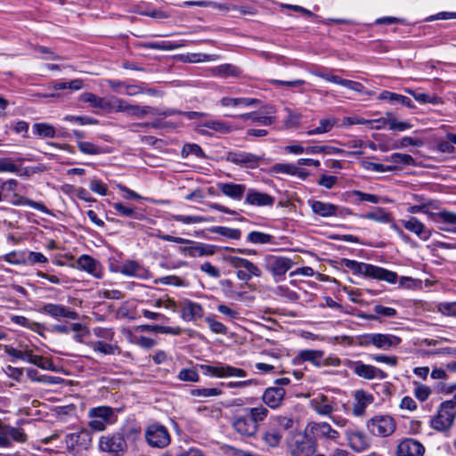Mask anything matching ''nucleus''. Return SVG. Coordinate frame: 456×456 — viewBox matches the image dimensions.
I'll return each instance as SVG.
<instances>
[{
  "label": "nucleus",
  "mask_w": 456,
  "mask_h": 456,
  "mask_svg": "<svg viewBox=\"0 0 456 456\" xmlns=\"http://www.w3.org/2000/svg\"><path fill=\"white\" fill-rule=\"evenodd\" d=\"M64 120L69 122L78 123L79 125H96L98 120L88 116H72L68 115L64 118Z\"/></svg>",
  "instance_id": "6e6d98bb"
},
{
  "label": "nucleus",
  "mask_w": 456,
  "mask_h": 456,
  "mask_svg": "<svg viewBox=\"0 0 456 456\" xmlns=\"http://www.w3.org/2000/svg\"><path fill=\"white\" fill-rule=\"evenodd\" d=\"M35 132L43 138H53L55 136V129L47 123H37L33 126Z\"/></svg>",
  "instance_id": "ea45409f"
},
{
  "label": "nucleus",
  "mask_w": 456,
  "mask_h": 456,
  "mask_svg": "<svg viewBox=\"0 0 456 456\" xmlns=\"http://www.w3.org/2000/svg\"><path fill=\"white\" fill-rule=\"evenodd\" d=\"M403 225L407 231L416 234L420 239L428 240L431 235L430 231L414 216L410 217L408 220H403Z\"/></svg>",
  "instance_id": "4be33fe9"
},
{
  "label": "nucleus",
  "mask_w": 456,
  "mask_h": 456,
  "mask_svg": "<svg viewBox=\"0 0 456 456\" xmlns=\"http://www.w3.org/2000/svg\"><path fill=\"white\" fill-rule=\"evenodd\" d=\"M139 329L141 331L155 332L161 334L180 335L182 333V329L180 327L172 328L160 325H142L139 327Z\"/></svg>",
  "instance_id": "c756f323"
},
{
  "label": "nucleus",
  "mask_w": 456,
  "mask_h": 456,
  "mask_svg": "<svg viewBox=\"0 0 456 456\" xmlns=\"http://www.w3.org/2000/svg\"><path fill=\"white\" fill-rule=\"evenodd\" d=\"M224 260L233 268L237 270L236 276L243 281H249L253 276L259 277L261 271L259 268L246 258L235 256H228Z\"/></svg>",
  "instance_id": "20e7f679"
},
{
  "label": "nucleus",
  "mask_w": 456,
  "mask_h": 456,
  "mask_svg": "<svg viewBox=\"0 0 456 456\" xmlns=\"http://www.w3.org/2000/svg\"><path fill=\"white\" fill-rule=\"evenodd\" d=\"M292 260L288 257L271 256L267 259L268 269L274 275L285 274L292 267Z\"/></svg>",
  "instance_id": "6ab92c4d"
},
{
  "label": "nucleus",
  "mask_w": 456,
  "mask_h": 456,
  "mask_svg": "<svg viewBox=\"0 0 456 456\" xmlns=\"http://www.w3.org/2000/svg\"><path fill=\"white\" fill-rule=\"evenodd\" d=\"M78 267L95 278H101L102 268L99 262L88 255H82L77 262Z\"/></svg>",
  "instance_id": "aec40b11"
},
{
  "label": "nucleus",
  "mask_w": 456,
  "mask_h": 456,
  "mask_svg": "<svg viewBox=\"0 0 456 456\" xmlns=\"http://www.w3.org/2000/svg\"><path fill=\"white\" fill-rule=\"evenodd\" d=\"M430 394V388L425 385L418 384L414 389L415 396L421 402L426 401Z\"/></svg>",
  "instance_id": "774afa93"
},
{
  "label": "nucleus",
  "mask_w": 456,
  "mask_h": 456,
  "mask_svg": "<svg viewBox=\"0 0 456 456\" xmlns=\"http://www.w3.org/2000/svg\"><path fill=\"white\" fill-rule=\"evenodd\" d=\"M306 430L322 438L335 440L339 436L338 432L326 422H311L307 425Z\"/></svg>",
  "instance_id": "a211bd4d"
},
{
  "label": "nucleus",
  "mask_w": 456,
  "mask_h": 456,
  "mask_svg": "<svg viewBox=\"0 0 456 456\" xmlns=\"http://www.w3.org/2000/svg\"><path fill=\"white\" fill-rule=\"evenodd\" d=\"M218 187L225 196L237 200L243 197V194L246 191L244 184H237L232 183H219Z\"/></svg>",
  "instance_id": "bb28decb"
},
{
  "label": "nucleus",
  "mask_w": 456,
  "mask_h": 456,
  "mask_svg": "<svg viewBox=\"0 0 456 456\" xmlns=\"http://www.w3.org/2000/svg\"><path fill=\"white\" fill-rule=\"evenodd\" d=\"M20 171V166L15 164L11 158H0V173H18Z\"/></svg>",
  "instance_id": "37998d69"
},
{
  "label": "nucleus",
  "mask_w": 456,
  "mask_h": 456,
  "mask_svg": "<svg viewBox=\"0 0 456 456\" xmlns=\"http://www.w3.org/2000/svg\"><path fill=\"white\" fill-rule=\"evenodd\" d=\"M182 252L191 257L212 256L216 253V247L203 243H196L191 247H184L180 248Z\"/></svg>",
  "instance_id": "393cba45"
},
{
  "label": "nucleus",
  "mask_w": 456,
  "mask_h": 456,
  "mask_svg": "<svg viewBox=\"0 0 456 456\" xmlns=\"http://www.w3.org/2000/svg\"><path fill=\"white\" fill-rule=\"evenodd\" d=\"M299 356L303 361L311 362L314 365L320 366L323 353L318 350H305L300 352Z\"/></svg>",
  "instance_id": "4c0bfd02"
},
{
  "label": "nucleus",
  "mask_w": 456,
  "mask_h": 456,
  "mask_svg": "<svg viewBox=\"0 0 456 456\" xmlns=\"http://www.w3.org/2000/svg\"><path fill=\"white\" fill-rule=\"evenodd\" d=\"M6 430L11 442L12 440L18 443H25L27 441V435L21 428L8 426Z\"/></svg>",
  "instance_id": "8fccbe9b"
},
{
  "label": "nucleus",
  "mask_w": 456,
  "mask_h": 456,
  "mask_svg": "<svg viewBox=\"0 0 456 456\" xmlns=\"http://www.w3.org/2000/svg\"><path fill=\"white\" fill-rule=\"evenodd\" d=\"M180 313L184 321L190 322L201 318L204 311L200 304L186 299L180 303Z\"/></svg>",
  "instance_id": "f3484780"
},
{
  "label": "nucleus",
  "mask_w": 456,
  "mask_h": 456,
  "mask_svg": "<svg viewBox=\"0 0 456 456\" xmlns=\"http://www.w3.org/2000/svg\"><path fill=\"white\" fill-rule=\"evenodd\" d=\"M99 448L101 451L112 455L121 456L126 452L127 444L124 435L116 433L102 436L99 441Z\"/></svg>",
  "instance_id": "423d86ee"
},
{
  "label": "nucleus",
  "mask_w": 456,
  "mask_h": 456,
  "mask_svg": "<svg viewBox=\"0 0 456 456\" xmlns=\"http://www.w3.org/2000/svg\"><path fill=\"white\" fill-rule=\"evenodd\" d=\"M344 265L355 273L362 274L380 281H386L389 283H395L397 274L384 268L371 265L365 263H359L354 260L345 259Z\"/></svg>",
  "instance_id": "f257e3e1"
},
{
  "label": "nucleus",
  "mask_w": 456,
  "mask_h": 456,
  "mask_svg": "<svg viewBox=\"0 0 456 456\" xmlns=\"http://www.w3.org/2000/svg\"><path fill=\"white\" fill-rule=\"evenodd\" d=\"M113 208L121 216L138 219L134 208L125 206L121 202L113 204Z\"/></svg>",
  "instance_id": "4d7b16f0"
},
{
  "label": "nucleus",
  "mask_w": 456,
  "mask_h": 456,
  "mask_svg": "<svg viewBox=\"0 0 456 456\" xmlns=\"http://www.w3.org/2000/svg\"><path fill=\"white\" fill-rule=\"evenodd\" d=\"M434 215L444 224H456V213L444 210Z\"/></svg>",
  "instance_id": "338daca9"
},
{
  "label": "nucleus",
  "mask_w": 456,
  "mask_h": 456,
  "mask_svg": "<svg viewBox=\"0 0 456 456\" xmlns=\"http://www.w3.org/2000/svg\"><path fill=\"white\" fill-rule=\"evenodd\" d=\"M202 126L212 129L216 132L226 134L231 131V127L224 122L219 120H209L205 122Z\"/></svg>",
  "instance_id": "de8ad7c7"
},
{
  "label": "nucleus",
  "mask_w": 456,
  "mask_h": 456,
  "mask_svg": "<svg viewBox=\"0 0 456 456\" xmlns=\"http://www.w3.org/2000/svg\"><path fill=\"white\" fill-rule=\"evenodd\" d=\"M401 343V338L391 334L370 333L359 337L358 344L361 346H373L380 350H389Z\"/></svg>",
  "instance_id": "7ed1b4c3"
},
{
  "label": "nucleus",
  "mask_w": 456,
  "mask_h": 456,
  "mask_svg": "<svg viewBox=\"0 0 456 456\" xmlns=\"http://www.w3.org/2000/svg\"><path fill=\"white\" fill-rule=\"evenodd\" d=\"M288 118L284 121V126L287 129L297 127L301 119V114L293 112L289 109H286Z\"/></svg>",
  "instance_id": "052dcab7"
},
{
  "label": "nucleus",
  "mask_w": 456,
  "mask_h": 456,
  "mask_svg": "<svg viewBox=\"0 0 456 456\" xmlns=\"http://www.w3.org/2000/svg\"><path fill=\"white\" fill-rule=\"evenodd\" d=\"M91 346L92 348L96 351V352H100L101 354H114L116 350H117V346H113L111 344H108L104 341H95V342H93L91 344Z\"/></svg>",
  "instance_id": "a18cd8bd"
},
{
  "label": "nucleus",
  "mask_w": 456,
  "mask_h": 456,
  "mask_svg": "<svg viewBox=\"0 0 456 456\" xmlns=\"http://www.w3.org/2000/svg\"><path fill=\"white\" fill-rule=\"evenodd\" d=\"M33 49L37 52V53H40L42 54H45V60H51V61H60V60H63L64 57L59 55V54H56L51 48H48L46 46H43V45H35L33 47Z\"/></svg>",
  "instance_id": "680f3d73"
},
{
  "label": "nucleus",
  "mask_w": 456,
  "mask_h": 456,
  "mask_svg": "<svg viewBox=\"0 0 456 456\" xmlns=\"http://www.w3.org/2000/svg\"><path fill=\"white\" fill-rule=\"evenodd\" d=\"M216 70L223 77H238L240 74V69L232 64L220 65Z\"/></svg>",
  "instance_id": "3c124183"
},
{
  "label": "nucleus",
  "mask_w": 456,
  "mask_h": 456,
  "mask_svg": "<svg viewBox=\"0 0 456 456\" xmlns=\"http://www.w3.org/2000/svg\"><path fill=\"white\" fill-rule=\"evenodd\" d=\"M456 417V408L452 402H444L441 403L438 412L431 420L433 428L438 431H445L449 429Z\"/></svg>",
  "instance_id": "39448f33"
},
{
  "label": "nucleus",
  "mask_w": 456,
  "mask_h": 456,
  "mask_svg": "<svg viewBox=\"0 0 456 456\" xmlns=\"http://www.w3.org/2000/svg\"><path fill=\"white\" fill-rule=\"evenodd\" d=\"M81 100L89 102L93 107L104 108L106 102L104 99L100 98L93 94L86 93L81 96Z\"/></svg>",
  "instance_id": "bf43d9fd"
},
{
  "label": "nucleus",
  "mask_w": 456,
  "mask_h": 456,
  "mask_svg": "<svg viewBox=\"0 0 456 456\" xmlns=\"http://www.w3.org/2000/svg\"><path fill=\"white\" fill-rule=\"evenodd\" d=\"M316 75L319 76V77H322L327 82L338 84V85H340V86H361V84L359 82H355V81H352V80H347V79H342L338 76L332 75V74H330L328 71L319 72V73H316Z\"/></svg>",
  "instance_id": "f704fd0d"
},
{
  "label": "nucleus",
  "mask_w": 456,
  "mask_h": 456,
  "mask_svg": "<svg viewBox=\"0 0 456 456\" xmlns=\"http://www.w3.org/2000/svg\"><path fill=\"white\" fill-rule=\"evenodd\" d=\"M363 218L384 224L390 223L392 221L391 215L381 208H377L373 211L365 214Z\"/></svg>",
  "instance_id": "72a5a7b5"
},
{
  "label": "nucleus",
  "mask_w": 456,
  "mask_h": 456,
  "mask_svg": "<svg viewBox=\"0 0 456 456\" xmlns=\"http://www.w3.org/2000/svg\"><path fill=\"white\" fill-rule=\"evenodd\" d=\"M208 371L216 377H245L246 372L242 369L232 367L229 365H219V366H208Z\"/></svg>",
  "instance_id": "412c9836"
},
{
  "label": "nucleus",
  "mask_w": 456,
  "mask_h": 456,
  "mask_svg": "<svg viewBox=\"0 0 456 456\" xmlns=\"http://www.w3.org/2000/svg\"><path fill=\"white\" fill-rule=\"evenodd\" d=\"M367 427L372 435L386 437L395 432L396 423L391 416L378 415L368 421Z\"/></svg>",
  "instance_id": "6e6552de"
},
{
  "label": "nucleus",
  "mask_w": 456,
  "mask_h": 456,
  "mask_svg": "<svg viewBox=\"0 0 456 456\" xmlns=\"http://www.w3.org/2000/svg\"><path fill=\"white\" fill-rule=\"evenodd\" d=\"M262 159L263 158L261 156L241 151H229L226 155L227 161L242 167L252 169L256 168Z\"/></svg>",
  "instance_id": "f8f14e48"
},
{
  "label": "nucleus",
  "mask_w": 456,
  "mask_h": 456,
  "mask_svg": "<svg viewBox=\"0 0 456 456\" xmlns=\"http://www.w3.org/2000/svg\"><path fill=\"white\" fill-rule=\"evenodd\" d=\"M380 99H388L391 102H398L403 105L411 106V100L408 97H405L401 94L390 93V92H383L380 96Z\"/></svg>",
  "instance_id": "5fc2aeb1"
},
{
  "label": "nucleus",
  "mask_w": 456,
  "mask_h": 456,
  "mask_svg": "<svg viewBox=\"0 0 456 456\" xmlns=\"http://www.w3.org/2000/svg\"><path fill=\"white\" fill-rule=\"evenodd\" d=\"M143 269L134 261H127L120 267V273L127 276L141 277Z\"/></svg>",
  "instance_id": "c9c22d12"
},
{
  "label": "nucleus",
  "mask_w": 456,
  "mask_h": 456,
  "mask_svg": "<svg viewBox=\"0 0 456 456\" xmlns=\"http://www.w3.org/2000/svg\"><path fill=\"white\" fill-rule=\"evenodd\" d=\"M354 397L356 403L354 405L353 412L355 416H361L363 414L367 405L372 403L373 398L362 390L356 391Z\"/></svg>",
  "instance_id": "cd10ccee"
},
{
  "label": "nucleus",
  "mask_w": 456,
  "mask_h": 456,
  "mask_svg": "<svg viewBox=\"0 0 456 456\" xmlns=\"http://www.w3.org/2000/svg\"><path fill=\"white\" fill-rule=\"evenodd\" d=\"M65 443L69 452H79L89 449L92 444V434L86 428L68 434L65 436Z\"/></svg>",
  "instance_id": "9d476101"
},
{
  "label": "nucleus",
  "mask_w": 456,
  "mask_h": 456,
  "mask_svg": "<svg viewBox=\"0 0 456 456\" xmlns=\"http://www.w3.org/2000/svg\"><path fill=\"white\" fill-rule=\"evenodd\" d=\"M344 364L352 370L358 377L368 380L371 379H385L387 374L372 365L364 364L360 361L346 360Z\"/></svg>",
  "instance_id": "1a4fd4ad"
},
{
  "label": "nucleus",
  "mask_w": 456,
  "mask_h": 456,
  "mask_svg": "<svg viewBox=\"0 0 456 456\" xmlns=\"http://www.w3.org/2000/svg\"><path fill=\"white\" fill-rule=\"evenodd\" d=\"M14 197L17 199L15 201H13L14 205H28V206L32 207L33 208L39 210L43 213L49 212L47 208L40 202H36V201L30 200L28 199L19 196L17 194H14Z\"/></svg>",
  "instance_id": "c03bdc74"
},
{
  "label": "nucleus",
  "mask_w": 456,
  "mask_h": 456,
  "mask_svg": "<svg viewBox=\"0 0 456 456\" xmlns=\"http://www.w3.org/2000/svg\"><path fill=\"white\" fill-rule=\"evenodd\" d=\"M27 361L42 370H55L54 364L50 359L45 358L40 355H35L33 354L32 350L29 351V354L27 358Z\"/></svg>",
  "instance_id": "2f4dec72"
},
{
  "label": "nucleus",
  "mask_w": 456,
  "mask_h": 456,
  "mask_svg": "<svg viewBox=\"0 0 456 456\" xmlns=\"http://www.w3.org/2000/svg\"><path fill=\"white\" fill-rule=\"evenodd\" d=\"M389 160L395 164H403L407 166L414 164L413 158L411 155L404 153H393L389 157Z\"/></svg>",
  "instance_id": "864d4df0"
},
{
  "label": "nucleus",
  "mask_w": 456,
  "mask_h": 456,
  "mask_svg": "<svg viewBox=\"0 0 456 456\" xmlns=\"http://www.w3.org/2000/svg\"><path fill=\"white\" fill-rule=\"evenodd\" d=\"M211 232L232 240H239L241 234L240 231L238 229L224 226H215L211 228Z\"/></svg>",
  "instance_id": "a19ab883"
},
{
  "label": "nucleus",
  "mask_w": 456,
  "mask_h": 456,
  "mask_svg": "<svg viewBox=\"0 0 456 456\" xmlns=\"http://www.w3.org/2000/svg\"><path fill=\"white\" fill-rule=\"evenodd\" d=\"M20 346L21 349L19 350V349H15L13 347L5 346L4 351L8 355H10L12 357H14L16 359H20V360H27V358L29 354L30 349H28L27 345H24V346L20 345Z\"/></svg>",
  "instance_id": "79ce46f5"
},
{
  "label": "nucleus",
  "mask_w": 456,
  "mask_h": 456,
  "mask_svg": "<svg viewBox=\"0 0 456 456\" xmlns=\"http://www.w3.org/2000/svg\"><path fill=\"white\" fill-rule=\"evenodd\" d=\"M41 313L51 315L53 318H66L70 320L78 319L79 315L77 312L62 305L45 304L41 309Z\"/></svg>",
  "instance_id": "4468645a"
},
{
  "label": "nucleus",
  "mask_w": 456,
  "mask_h": 456,
  "mask_svg": "<svg viewBox=\"0 0 456 456\" xmlns=\"http://www.w3.org/2000/svg\"><path fill=\"white\" fill-rule=\"evenodd\" d=\"M183 45L177 44L171 41H163V42H148L144 43L142 46L147 49H155V50H163V51H171L177 49Z\"/></svg>",
  "instance_id": "e433bc0d"
},
{
  "label": "nucleus",
  "mask_w": 456,
  "mask_h": 456,
  "mask_svg": "<svg viewBox=\"0 0 456 456\" xmlns=\"http://www.w3.org/2000/svg\"><path fill=\"white\" fill-rule=\"evenodd\" d=\"M145 437L152 447L163 448L169 444L170 436L167 429L161 425H151L148 427Z\"/></svg>",
  "instance_id": "9b49d317"
},
{
  "label": "nucleus",
  "mask_w": 456,
  "mask_h": 456,
  "mask_svg": "<svg viewBox=\"0 0 456 456\" xmlns=\"http://www.w3.org/2000/svg\"><path fill=\"white\" fill-rule=\"evenodd\" d=\"M312 408L322 416H330L334 411L333 405L330 403L326 395H321L311 400Z\"/></svg>",
  "instance_id": "a878e982"
},
{
  "label": "nucleus",
  "mask_w": 456,
  "mask_h": 456,
  "mask_svg": "<svg viewBox=\"0 0 456 456\" xmlns=\"http://www.w3.org/2000/svg\"><path fill=\"white\" fill-rule=\"evenodd\" d=\"M281 438H282V436L280 434V432L275 431V430L265 432L264 435V437H263L265 444L268 446L273 447V448L279 446V444L281 441Z\"/></svg>",
  "instance_id": "09e8293b"
},
{
  "label": "nucleus",
  "mask_w": 456,
  "mask_h": 456,
  "mask_svg": "<svg viewBox=\"0 0 456 456\" xmlns=\"http://www.w3.org/2000/svg\"><path fill=\"white\" fill-rule=\"evenodd\" d=\"M274 173H284L289 175H297V167L292 164H276L272 167Z\"/></svg>",
  "instance_id": "e2e57ef3"
},
{
  "label": "nucleus",
  "mask_w": 456,
  "mask_h": 456,
  "mask_svg": "<svg viewBox=\"0 0 456 456\" xmlns=\"http://www.w3.org/2000/svg\"><path fill=\"white\" fill-rule=\"evenodd\" d=\"M305 152L308 154H315V153H324V154H338V153H346V151L340 148H336L333 146L324 145V146H310L305 148Z\"/></svg>",
  "instance_id": "58836bf2"
},
{
  "label": "nucleus",
  "mask_w": 456,
  "mask_h": 456,
  "mask_svg": "<svg viewBox=\"0 0 456 456\" xmlns=\"http://www.w3.org/2000/svg\"><path fill=\"white\" fill-rule=\"evenodd\" d=\"M206 322L208 324L210 330L216 334H225L227 330L226 327L220 322L214 320L212 317H207Z\"/></svg>",
  "instance_id": "69168bd1"
},
{
  "label": "nucleus",
  "mask_w": 456,
  "mask_h": 456,
  "mask_svg": "<svg viewBox=\"0 0 456 456\" xmlns=\"http://www.w3.org/2000/svg\"><path fill=\"white\" fill-rule=\"evenodd\" d=\"M241 118L244 119L251 118L253 121L260 123L265 126L272 125L276 121V118L273 116H256L255 114H243Z\"/></svg>",
  "instance_id": "13d9d810"
},
{
  "label": "nucleus",
  "mask_w": 456,
  "mask_h": 456,
  "mask_svg": "<svg viewBox=\"0 0 456 456\" xmlns=\"http://www.w3.org/2000/svg\"><path fill=\"white\" fill-rule=\"evenodd\" d=\"M425 447L423 444L412 438H405L396 447V456H423Z\"/></svg>",
  "instance_id": "ddd939ff"
},
{
  "label": "nucleus",
  "mask_w": 456,
  "mask_h": 456,
  "mask_svg": "<svg viewBox=\"0 0 456 456\" xmlns=\"http://www.w3.org/2000/svg\"><path fill=\"white\" fill-rule=\"evenodd\" d=\"M248 240L252 243L265 244L271 241L272 236L260 232H251L248 235Z\"/></svg>",
  "instance_id": "603ef678"
},
{
  "label": "nucleus",
  "mask_w": 456,
  "mask_h": 456,
  "mask_svg": "<svg viewBox=\"0 0 456 456\" xmlns=\"http://www.w3.org/2000/svg\"><path fill=\"white\" fill-rule=\"evenodd\" d=\"M288 450L292 456H312L315 442L306 433L297 432L289 439Z\"/></svg>",
  "instance_id": "f03ea898"
},
{
  "label": "nucleus",
  "mask_w": 456,
  "mask_h": 456,
  "mask_svg": "<svg viewBox=\"0 0 456 456\" xmlns=\"http://www.w3.org/2000/svg\"><path fill=\"white\" fill-rule=\"evenodd\" d=\"M246 202L258 207L272 206L274 203V198L267 193L249 190L246 197Z\"/></svg>",
  "instance_id": "b1692460"
},
{
  "label": "nucleus",
  "mask_w": 456,
  "mask_h": 456,
  "mask_svg": "<svg viewBox=\"0 0 456 456\" xmlns=\"http://www.w3.org/2000/svg\"><path fill=\"white\" fill-rule=\"evenodd\" d=\"M232 425L237 433L245 436H253L258 430L256 425L253 424L246 414L235 416Z\"/></svg>",
  "instance_id": "2eb2a0df"
},
{
  "label": "nucleus",
  "mask_w": 456,
  "mask_h": 456,
  "mask_svg": "<svg viewBox=\"0 0 456 456\" xmlns=\"http://www.w3.org/2000/svg\"><path fill=\"white\" fill-rule=\"evenodd\" d=\"M284 395L285 390L282 387H269L263 395V401L270 408H276L282 402Z\"/></svg>",
  "instance_id": "5701e85b"
},
{
  "label": "nucleus",
  "mask_w": 456,
  "mask_h": 456,
  "mask_svg": "<svg viewBox=\"0 0 456 456\" xmlns=\"http://www.w3.org/2000/svg\"><path fill=\"white\" fill-rule=\"evenodd\" d=\"M312 210L314 214L319 215L322 217H329L336 216L338 207L322 201H314L311 205Z\"/></svg>",
  "instance_id": "c85d7f7f"
},
{
  "label": "nucleus",
  "mask_w": 456,
  "mask_h": 456,
  "mask_svg": "<svg viewBox=\"0 0 456 456\" xmlns=\"http://www.w3.org/2000/svg\"><path fill=\"white\" fill-rule=\"evenodd\" d=\"M195 155L197 157H203L204 153L200 146L198 144H185L182 150V155L187 157L188 155Z\"/></svg>",
  "instance_id": "0e129e2a"
},
{
  "label": "nucleus",
  "mask_w": 456,
  "mask_h": 456,
  "mask_svg": "<svg viewBox=\"0 0 456 456\" xmlns=\"http://www.w3.org/2000/svg\"><path fill=\"white\" fill-rule=\"evenodd\" d=\"M337 123L335 118H327L319 121V126L314 129H310L306 132L308 135H314L320 134H325L330 132Z\"/></svg>",
  "instance_id": "473e14b6"
},
{
  "label": "nucleus",
  "mask_w": 456,
  "mask_h": 456,
  "mask_svg": "<svg viewBox=\"0 0 456 456\" xmlns=\"http://www.w3.org/2000/svg\"><path fill=\"white\" fill-rule=\"evenodd\" d=\"M349 446L355 452H361L370 446V439L364 433L358 430H346Z\"/></svg>",
  "instance_id": "dca6fc26"
},
{
  "label": "nucleus",
  "mask_w": 456,
  "mask_h": 456,
  "mask_svg": "<svg viewBox=\"0 0 456 456\" xmlns=\"http://www.w3.org/2000/svg\"><path fill=\"white\" fill-rule=\"evenodd\" d=\"M245 411L246 415L252 420L253 424L256 425L257 428L259 423L262 422L268 414L267 409L264 406L246 409Z\"/></svg>",
  "instance_id": "7c9ffc66"
},
{
  "label": "nucleus",
  "mask_w": 456,
  "mask_h": 456,
  "mask_svg": "<svg viewBox=\"0 0 456 456\" xmlns=\"http://www.w3.org/2000/svg\"><path fill=\"white\" fill-rule=\"evenodd\" d=\"M88 417L91 418L88 425L95 431H103L108 424L113 422L114 412L109 406H99L88 411Z\"/></svg>",
  "instance_id": "0eeeda50"
},
{
  "label": "nucleus",
  "mask_w": 456,
  "mask_h": 456,
  "mask_svg": "<svg viewBox=\"0 0 456 456\" xmlns=\"http://www.w3.org/2000/svg\"><path fill=\"white\" fill-rule=\"evenodd\" d=\"M77 148L81 152L85 154L96 155L102 153V151L99 146L90 142L79 141L77 142Z\"/></svg>",
  "instance_id": "49530a36"
}]
</instances>
